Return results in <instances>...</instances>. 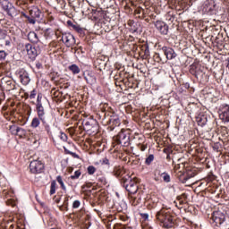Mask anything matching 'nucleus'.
Listing matches in <instances>:
<instances>
[{
  "mask_svg": "<svg viewBox=\"0 0 229 229\" xmlns=\"http://www.w3.org/2000/svg\"><path fill=\"white\" fill-rule=\"evenodd\" d=\"M36 110L38 117H39L41 124L43 128H45V131H47V135H51V124H53V116L50 114H46V110L44 109V106L42 104L36 105Z\"/></svg>",
  "mask_w": 229,
  "mask_h": 229,
  "instance_id": "1",
  "label": "nucleus"
},
{
  "mask_svg": "<svg viewBox=\"0 0 229 229\" xmlns=\"http://www.w3.org/2000/svg\"><path fill=\"white\" fill-rule=\"evenodd\" d=\"M121 183L124 189H126L129 195H135L139 191V184L137 183V180L131 178V176L126 174L123 176L121 179Z\"/></svg>",
  "mask_w": 229,
  "mask_h": 229,
  "instance_id": "2",
  "label": "nucleus"
},
{
  "mask_svg": "<svg viewBox=\"0 0 229 229\" xmlns=\"http://www.w3.org/2000/svg\"><path fill=\"white\" fill-rule=\"evenodd\" d=\"M131 133L130 130L122 129L116 136L113 139L116 144L123 146V148H128L131 144Z\"/></svg>",
  "mask_w": 229,
  "mask_h": 229,
  "instance_id": "3",
  "label": "nucleus"
},
{
  "mask_svg": "<svg viewBox=\"0 0 229 229\" xmlns=\"http://www.w3.org/2000/svg\"><path fill=\"white\" fill-rule=\"evenodd\" d=\"M226 221V215L222 211H214L211 215V225L215 226H223Z\"/></svg>",
  "mask_w": 229,
  "mask_h": 229,
  "instance_id": "4",
  "label": "nucleus"
},
{
  "mask_svg": "<svg viewBox=\"0 0 229 229\" xmlns=\"http://www.w3.org/2000/svg\"><path fill=\"white\" fill-rule=\"evenodd\" d=\"M0 5L2 6L3 10L6 12L9 17H16L17 16V9L13 6L12 3L8 0H0Z\"/></svg>",
  "mask_w": 229,
  "mask_h": 229,
  "instance_id": "5",
  "label": "nucleus"
},
{
  "mask_svg": "<svg viewBox=\"0 0 229 229\" xmlns=\"http://www.w3.org/2000/svg\"><path fill=\"white\" fill-rule=\"evenodd\" d=\"M82 124H84L85 130H87V131H90L92 130H99V123H98V120L94 119L92 116L83 120Z\"/></svg>",
  "mask_w": 229,
  "mask_h": 229,
  "instance_id": "6",
  "label": "nucleus"
},
{
  "mask_svg": "<svg viewBox=\"0 0 229 229\" xmlns=\"http://www.w3.org/2000/svg\"><path fill=\"white\" fill-rule=\"evenodd\" d=\"M30 171L32 174H40V173H44V165L42 161H31L30 164Z\"/></svg>",
  "mask_w": 229,
  "mask_h": 229,
  "instance_id": "7",
  "label": "nucleus"
},
{
  "mask_svg": "<svg viewBox=\"0 0 229 229\" xmlns=\"http://www.w3.org/2000/svg\"><path fill=\"white\" fill-rule=\"evenodd\" d=\"M62 42L66 47H74L76 46V38L69 32H64L62 36Z\"/></svg>",
  "mask_w": 229,
  "mask_h": 229,
  "instance_id": "8",
  "label": "nucleus"
},
{
  "mask_svg": "<svg viewBox=\"0 0 229 229\" xmlns=\"http://www.w3.org/2000/svg\"><path fill=\"white\" fill-rule=\"evenodd\" d=\"M194 176H196V173L191 170H188L186 173L179 172L177 174V178L181 183H188L191 178H194Z\"/></svg>",
  "mask_w": 229,
  "mask_h": 229,
  "instance_id": "9",
  "label": "nucleus"
},
{
  "mask_svg": "<svg viewBox=\"0 0 229 229\" xmlns=\"http://www.w3.org/2000/svg\"><path fill=\"white\" fill-rule=\"evenodd\" d=\"M155 28L161 35H167L169 33V25L163 21H157L154 22Z\"/></svg>",
  "mask_w": 229,
  "mask_h": 229,
  "instance_id": "10",
  "label": "nucleus"
},
{
  "mask_svg": "<svg viewBox=\"0 0 229 229\" xmlns=\"http://www.w3.org/2000/svg\"><path fill=\"white\" fill-rule=\"evenodd\" d=\"M106 124L109 125V128L114 130L115 127L121 126V119L117 114H110L109 119L106 122Z\"/></svg>",
  "mask_w": 229,
  "mask_h": 229,
  "instance_id": "11",
  "label": "nucleus"
},
{
  "mask_svg": "<svg viewBox=\"0 0 229 229\" xmlns=\"http://www.w3.org/2000/svg\"><path fill=\"white\" fill-rule=\"evenodd\" d=\"M160 51L164 53L165 56H166L167 60H174L176 56H178V54L173 49L172 47H163Z\"/></svg>",
  "mask_w": 229,
  "mask_h": 229,
  "instance_id": "12",
  "label": "nucleus"
},
{
  "mask_svg": "<svg viewBox=\"0 0 229 229\" xmlns=\"http://www.w3.org/2000/svg\"><path fill=\"white\" fill-rule=\"evenodd\" d=\"M83 78L89 85H96V81H97L96 74L92 71L86 70L83 72Z\"/></svg>",
  "mask_w": 229,
  "mask_h": 229,
  "instance_id": "13",
  "label": "nucleus"
},
{
  "mask_svg": "<svg viewBox=\"0 0 229 229\" xmlns=\"http://www.w3.org/2000/svg\"><path fill=\"white\" fill-rule=\"evenodd\" d=\"M25 49L27 51V55L30 60H35L37 56H38V50L37 47H33L31 44H27L25 47Z\"/></svg>",
  "mask_w": 229,
  "mask_h": 229,
  "instance_id": "14",
  "label": "nucleus"
},
{
  "mask_svg": "<svg viewBox=\"0 0 229 229\" xmlns=\"http://www.w3.org/2000/svg\"><path fill=\"white\" fill-rule=\"evenodd\" d=\"M171 216V213L167 212L165 209H160L159 211L157 212L156 214V219L158 221L159 225L163 224L165 219L168 218V216Z\"/></svg>",
  "mask_w": 229,
  "mask_h": 229,
  "instance_id": "15",
  "label": "nucleus"
},
{
  "mask_svg": "<svg viewBox=\"0 0 229 229\" xmlns=\"http://www.w3.org/2000/svg\"><path fill=\"white\" fill-rule=\"evenodd\" d=\"M29 13L30 17H33V19L37 21H42V17H44V13H42L40 9L37 6L31 7V9L29 10Z\"/></svg>",
  "mask_w": 229,
  "mask_h": 229,
  "instance_id": "16",
  "label": "nucleus"
},
{
  "mask_svg": "<svg viewBox=\"0 0 229 229\" xmlns=\"http://www.w3.org/2000/svg\"><path fill=\"white\" fill-rule=\"evenodd\" d=\"M174 219L173 218V215H170L164 222L160 225L161 228L164 229H174Z\"/></svg>",
  "mask_w": 229,
  "mask_h": 229,
  "instance_id": "17",
  "label": "nucleus"
},
{
  "mask_svg": "<svg viewBox=\"0 0 229 229\" xmlns=\"http://www.w3.org/2000/svg\"><path fill=\"white\" fill-rule=\"evenodd\" d=\"M19 78L22 85H28V83L31 81V79H30V73H28L26 70H21L19 72Z\"/></svg>",
  "mask_w": 229,
  "mask_h": 229,
  "instance_id": "18",
  "label": "nucleus"
},
{
  "mask_svg": "<svg viewBox=\"0 0 229 229\" xmlns=\"http://www.w3.org/2000/svg\"><path fill=\"white\" fill-rule=\"evenodd\" d=\"M220 119L224 121V123H229V106L225 105L224 107H222L220 114H219Z\"/></svg>",
  "mask_w": 229,
  "mask_h": 229,
  "instance_id": "19",
  "label": "nucleus"
},
{
  "mask_svg": "<svg viewBox=\"0 0 229 229\" xmlns=\"http://www.w3.org/2000/svg\"><path fill=\"white\" fill-rule=\"evenodd\" d=\"M68 26H71L72 28H73V30H75L77 31V33H79V35H81V37H85V30H83V28H81L80 25H78V23H72L71 21H67Z\"/></svg>",
  "mask_w": 229,
  "mask_h": 229,
  "instance_id": "20",
  "label": "nucleus"
},
{
  "mask_svg": "<svg viewBox=\"0 0 229 229\" xmlns=\"http://www.w3.org/2000/svg\"><path fill=\"white\" fill-rule=\"evenodd\" d=\"M28 40L32 42V44H38L40 42V39H38V35H37L35 31L29 32Z\"/></svg>",
  "mask_w": 229,
  "mask_h": 229,
  "instance_id": "21",
  "label": "nucleus"
},
{
  "mask_svg": "<svg viewBox=\"0 0 229 229\" xmlns=\"http://www.w3.org/2000/svg\"><path fill=\"white\" fill-rule=\"evenodd\" d=\"M192 71H194L193 76H195L196 78H198V76L203 74V72L201 71V66H199V65L192 64L191 65V72H192Z\"/></svg>",
  "mask_w": 229,
  "mask_h": 229,
  "instance_id": "22",
  "label": "nucleus"
},
{
  "mask_svg": "<svg viewBox=\"0 0 229 229\" xmlns=\"http://www.w3.org/2000/svg\"><path fill=\"white\" fill-rule=\"evenodd\" d=\"M129 199H130V203H131L133 207H137V205H140L142 201V200H140V199L134 195H129Z\"/></svg>",
  "mask_w": 229,
  "mask_h": 229,
  "instance_id": "23",
  "label": "nucleus"
},
{
  "mask_svg": "<svg viewBox=\"0 0 229 229\" xmlns=\"http://www.w3.org/2000/svg\"><path fill=\"white\" fill-rule=\"evenodd\" d=\"M158 175L163 179V182L165 183H169L171 182V175L169 174L163 172V173H158Z\"/></svg>",
  "mask_w": 229,
  "mask_h": 229,
  "instance_id": "24",
  "label": "nucleus"
},
{
  "mask_svg": "<svg viewBox=\"0 0 229 229\" xmlns=\"http://www.w3.org/2000/svg\"><path fill=\"white\" fill-rule=\"evenodd\" d=\"M5 89L6 90H8L10 92V90H15V89H17V86L15 85V83H13V81H12L11 80L10 81H7L5 82Z\"/></svg>",
  "mask_w": 229,
  "mask_h": 229,
  "instance_id": "25",
  "label": "nucleus"
},
{
  "mask_svg": "<svg viewBox=\"0 0 229 229\" xmlns=\"http://www.w3.org/2000/svg\"><path fill=\"white\" fill-rule=\"evenodd\" d=\"M40 118L38 116V117H34L31 121V123H30V126L31 128H38V126H40Z\"/></svg>",
  "mask_w": 229,
  "mask_h": 229,
  "instance_id": "26",
  "label": "nucleus"
},
{
  "mask_svg": "<svg viewBox=\"0 0 229 229\" xmlns=\"http://www.w3.org/2000/svg\"><path fill=\"white\" fill-rule=\"evenodd\" d=\"M197 123L199 126H205V124H207V116L201 115L197 117Z\"/></svg>",
  "mask_w": 229,
  "mask_h": 229,
  "instance_id": "27",
  "label": "nucleus"
},
{
  "mask_svg": "<svg viewBox=\"0 0 229 229\" xmlns=\"http://www.w3.org/2000/svg\"><path fill=\"white\" fill-rule=\"evenodd\" d=\"M141 51L144 53L143 58H148V56H149V45L144 44L141 47Z\"/></svg>",
  "mask_w": 229,
  "mask_h": 229,
  "instance_id": "28",
  "label": "nucleus"
},
{
  "mask_svg": "<svg viewBox=\"0 0 229 229\" xmlns=\"http://www.w3.org/2000/svg\"><path fill=\"white\" fill-rule=\"evenodd\" d=\"M69 71L72 72V74H80V66L76 64H72L68 67Z\"/></svg>",
  "mask_w": 229,
  "mask_h": 229,
  "instance_id": "29",
  "label": "nucleus"
},
{
  "mask_svg": "<svg viewBox=\"0 0 229 229\" xmlns=\"http://www.w3.org/2000/svg\"><path fill=\"white\" fill-rule=\"evenodd\" d=\"M106 115L110 117V115H117V114H115V110L112 109V107H107V110L105 113V119H106Z\"/></svg>",
  "mask_w": 229,
  "mask_h": 229,
  "instance_id": "30",
  "label": "nucleus"
},
{
  "mask_svg": "<svg viewBox=\"0 0 229 229\" xmlns=\"http://www.w3.org/2000/svg\"><path fill=\"white\" fill-rule=\"evenodd\" d=\"M56 192V181H53L50 186V196H53Z\"/></svg>",
  "mask_w": 229,
  "mask_h": 229,
  "instance_id": "31",
  "label": "nucleus"
},
{
  "mask_svg": "<svg viewBox=\"0 0 229 229\" xmlns=\"http://www.w3.org/2000/svg\"><path fill=\"white\" fill-rule=\"evenodd\" d=\"M56 181L61 185V188L63 189V191H67V188H65V184L64 183V180H62V175H58L56 177Z\"/></svg>",
  "mask_w": 229,
  "mask_h": 229,
  "instance_id": "32",
  "label": "nucleus"
},
{
  "mask_svg": "<svg viewBox=\"0 0 229 229\" xmlns=\"http://www.w3.org/2000/svg\"><path fill=\"white\" fill-rule=\"evenodd\" d=\"M8 38V34H6V30L0 29V41L6 40Z\"/></svg>",
  "mask_w": 229,
  "mask_h": 229,
  "instance_id": "33",
  "label": "nucleus"
},
{
  "mask_svg": "<svg viewBox=\"0 0 229 229\" xmlns=\"http://www.w3.org/2000/svg\"><path fill=\"white\" fill-rule=\"evenodd\" d=\"M153 160H155V156L153 154H150L147 158H146V161H145V164L147 165H151V162H153Z\"/></svg>",
  "mask_w": 229,
  "mask_h": 229,
  "instance_id": "34",
  "label": "nucleus"
},
{
  "mask_svg": "<svg viewBox=\"0 0 229 229\" xmlns=\"http://www.w3.org/2000/svg\"><path fill=\"white\" fill-rule=\"evenodd\" d=\"M80 176H81V171L77 170L74 172L73 175L70 176V178H71V180H78V178H80Z\"/></svg>",
  "mask_w": 229,
  "mask_h": 229,
  "instance_id": "35",
  "label": "nucleus"
},
{
  "mask_svg": "<svg viewBox=\"0 0 229 229\" xmlns=\"http://www.w3.org/2000/svg\"><path fill=\"white\" fill-rule=\"evenodd\" d=\"M6 56H8V54L4 50H0V62H4Z\"/></svg>",
  "mask_w": 229,
  "mask_h": 229,
  "instance_id": "36",
  "label": "nucleus"
},
{
  "mask_svg": "<svg viewBox=\"0 0 229 229\" xmlns=\"http://www.w3.org/2000/svg\"><path fill=\"white\" fill-rule=\"evenodd\" d=\"M9 131H10V132L12 133V135H18L17 126H15V125H10Z\"/></svg>",
  "mask_w": 229,
  "mask_h": 229,
  "instance_id": "37",
  "label": "nucleus"
},
{
  "mask_svg": "<svg viewBox=\"0 0 229 229\" xmlns=\"http://www.w3.org/2000/svg\"><path fill=\"white\" fill-rule=\"evenodd\" d=\"M17 131H18V135L19 137H22L23 135H26V130L21 128V127H17Z\"/></svg>",
  "mask_w": 229,
  "mask_h": 229,
  "instance_id": "38",
  "label": "nucleus"
},
{
  "mask_svg": "<svg viewBox=\"0 0 229 229\" xmlns=\"http://www.w3.org/2000/svg\"><path fill=\"white\" fill-rule=\"evenodd\" d=\"M136 197L140 199V200L142 201V198H144V191H142L141 189H139L137 191V193H136Z\"/></svg>",
  "mask_w": 229,
  "mask_h": 229,
  "instance_id": "39",
  "label": "nucleus"
},
{
  "mask_svg": "<svg viewBox=\"0 0 229 229\" xmlns=\"http://www.w3.org/2000/svg\"><path fill=\"white\" fill-rule=\"evenodd\" d=\"M94 173H96V168L94 167V165H89L88 166V174H94Z\"/></svg>",
  "mask_w": 229,
  "mask_h": 229,
  "instance_id": "40",
  "label": "nucleus"
},
{
  "mask_svg": "<svg viewBox=\"0 0 229 229\" xmlns=\"http://www.w3.org/2000/svg\"><path fill=\"white\" fill-rule=\"evenodd\" d=\"M98 182L102 184V185H106V183H108V182L106 181V177L102 176L98 178Z\"/></svg>",
  "mask_w": 229,
  "mask_h": 229,
  "instance_id": "41",
  "label": "nucleus"
},
{
  "mask_svg": "<svg viewBox=\"0 0 229 229\" xmlns=\"http://www.w3.org/2000/svg\"><path fill=\"white\" fill-rule=\"evenodd\" d=\"M100 164H102V165H110V160H108V158L105 157L102 160H100Z\"/></svg>",
  "mask_w": 229,
  "mask_h": 229,
  "instance_id": "42",
  "label": "nucleus"
},
{
  "mask_svg": "<svg viewBox=\"0 0 229 229\" xmlns=\"http://www.w3.org/2000/svg\"><path fill=\"white\" fill-rule=\"evenodd\" d=\"M80 205H81V202H80V200H74L72 203V208H80Z\"/></svg>",
  "mask_w": 229,
  "mask_h": 229,
  "instance_id": "43",
  "label": "nucleus"
},
{
  "mask_svg": "<svg viewBox=\"0 0 229 229\" xmlns=\"http://www.w3.org/2000/svg\"><path fill=\"white\" fill-rule=\"evenodd\" d=\"M140 216L144 219V221H148V219H149V215L148 213H140Z\"/></svg>",
  "mask_w": 229,
  "mask_h": 229,
  "instance_id": "44",
  "label": "nucleus"
},
{
  "mask_svg": "<svg viewBox=\"0 0 229 229\" xmlns=\"http://www.w3.org/2000/svg\"><path fill=\"white\" fill-rule=\"evenodd\" d=\"M36 105H42V93L38 94L37 104Z\"/></svg>",
  "mask_w": 229,
  "mask_h": 229,
  "instance_id": "45",
  "label": "nucleus"
},
{
  "mask_svg": "<svg viewBox=\"0 0 229 229\" xmlns=\"http://www.w3.org/2000/svg\"><path fill=\"white\" fill-rule=\"evenodd\" d=\"M60 139L61 140H63V142H67V134H65L64 132H61Z\"/></svg>",
  "mask_w": 229,
  "mask_h": 229,
  "instance_id": "46",
  "label": "nucleus"
},
{
  "mask_svg": "<svg viewBox=\"0 0 229 229\" xmlns=\"http://www.w3.org/2000/svg\"><path fill=\"white\" fill-rule=\"evenodd\" d=\"M27 21L30 22V24H35L36 22H37V19H35V18H33L32 16H29L28 18H27Z\"/></svg>",
  "mask_w": 229,
  "mask_h": 229,
  "instance_id": "47",
  "label": "nucleus"
},
{
  "mask_svg": "<svg viewBox=\"0 0 229 229\" xmlns=\"http://www.w3.org/2000/svg\"><path fill=\"white\" fill-rule=\"evenodd\" d=\"M36 97H37V89H33V90L30 92V99H35Z\"/></svg>",
  "mask_w": 229,
  "mask_h": 229,
  "instance_id": "48",
  "label": "nucleus"
},
{
  "mask_svg": "<svg viewBox=\"0 0 229 229\" xmlns=\"http://www.w3.org/2000/svg\"><path fill=\"white\" fill-rule=\"evenodd\" d=\"M114 176H123V171H121V169H114Z\"/></svg>",
  "mask_w": 229,
  "mask_h": 229,
  "instance_id": "49",
  "label": "nucleus"
},
{
  "mask_svg": "<svg viewBox=\"0 0 229 229\" xmlns=\"http://www.w3.org/2000/svg\"><path fill=\"white\" fill-rule=\"evenodd\" d=\"M122 83H124V79H121L120 81H115L116 87H123Z\"/></svg>",
  "mask_w": 229,
  "mask_h": 229,
  "instance_id": "50",
  "label": "nucleus"
},
{
  "mask_svg": "<svg viewBox=\"0 0 229 229\" xmlns=\"http://www.w3.org/2000/svg\"><path fill=\"white\" fill-rule=\"evenodd\" d=\"M121 76H122V73H121V72L116 73V74L114 75V80H115V81H121V80H122V79H121Z\"/></svg>",
  "mask_w": 229,
  "mask_h": 229,
  "instance_id": "51",
  "label": "nucleus"
},
{
  "mask_svg": "<svg viewBox=\"0 0 229 229\" xmlns=\"http://www.w3.org/2000/svg\"><path fill=\"white\" fill-rule=\"evenodd\" d=\"M36 69H38V71H40V69H44V66L41 64L40 62H38L36 64Z\"/></svg>",
  "mask_w": 229,
  "mask_h": 229,
  "instance_id": "52",
  "label": "nucleus"
},
{
  "mask_svg": "<svg viewBox=\"0 0 229 229\" xmlns=\"http://www.w3.org/2000/svg\"><path fill=\"white\" fill-rule=\"evenodd\" d=\"M177 199H187V194L182 193L181 196L177 197Z\"/></svg>",
  "mask_w": 229,
  "mask_h": 229,
  "instance_id": "53",
  "label": "nucleus"
},
{
  "mask_svg": "<svg viewBox=\"0 0 229 229\" xmlns=\"http://www.w3.org/2000/svg\"><path fill=\"white\" fill-rule=\"evenodd\" d=\"M65 151H66V153H67L68 155H72V157H78L76 153H73V152L69 151V150H67V149H65Z\"/></svg>",
  "mask_w": 229,
  "mask_h": 229,
  "instance_id": "54",
  "label": "nucleus"
},
{
  "mask_svg": "<svg viewBox=\"0 0 229 229\" xmlns=\"http://www.w3.org/2000/svg\"><path fill=\"white\" fill-rule=\"evenodd\" d=\"M214 151H219V144H215V146L213 147Z\"/></svg>",
  "mask_w": 229,
  "mask_h": 229,
  "instance_id": "55",
  "label": "nucleus"
},
{
  "mask_svg": "<svg viewBox=\"0 0 229 229\" xmlns=\"http://www.w3.org/2000/svg\"><path fill=\"white\" fill-rule=\"evenodd\" d=\"M64 203H65V205H66V207H65L66 210H69V208H67L68 205H69V198H66V199H65Z\"/></svg>",
  "mask_w": 229,
  "mask_h": 229,
  "instance_id": "56",
  "label": "nucleus"
},
{
  "mask_svg": "<svg viewBox=\"0 0 229 229\" xmlns=\"http://www.w3.org/2000/svg\"><path fill=\"white\" fill-rule=\"evenodd\" d=\"M21 15H22V17H25V19H28L30 17L24 12H21Z\"/></svg>",
  "mask_w": 229,
  "mask_h": 229,
  "instance_id": "57",
  "label": "nucleus"
},
{
  "mask_svg": "<svg viewBox=\"0 0 229 229\" xmlns=\"http://www.w3.org/2000/svg\"><path fill=\"white\" fill-rule=\"evenodd\" d=\"M11 42L10 39H5V46H10Z\"/></svg>",
  "mask_w": 229,
  "mask_h": 229,
  "instance_id": "58",
  "label": "nucleus"
},
{
  "mask_svg": "<svg viewBox=\"0 0 229 229\" xmlns=\"http://www.w3.org/2000/svg\"><path fill=\"white\" fill-rule=\"evenodd\" d=\"M185 87H186V89H189V84L186 83V84H185Z\"/></svg>",
  "mask_w": 229,
  "mask_h": 229,
  "instance_id": "59",
  "label": "nucleus"
},
{
  "mask_svg": "<svg viewBox=\"0 0 229 229\" xmlns=\"http://www.w3.org/2000/svg\"><path fill=\"white\" fill-rule=\"evenodd\" d=\"M141 12H142L141 10H139V11L137 12V13L140 14Z\"/></svg>",
  "mask_w": 229,
  "mask_h": 229,
  "instance_id": "60",
  "label": "nucleus"
},
{
  "mask_svg": "<svg viewBox=\"0 0 229 229\" xmlns=\"http://www.w3.org/2000/svg\"><path fill=\"white\" fill-rule=\"evenodd\" d=\"M166 158L169 159V158H171V157L169 155H167Z\"/></svg>",
  "mask_w": 229,
  "mask_h": 229,
  "instance_id": "61",
  "label": "nucleus"
},
{
  "mask_svg": "<svg viewBox=\"0 0 229 229\" xmlns=\"http://www.w3.org/2000/svg\"><path fill=\"white\" fill-rule=\"evenodd\" d=\"M208 11H209V12H212V7H209Z\"/></svg>",
  "mask_w": 229,
  "mask_h": 229,
  "instance_id": "62",
  "label": "nucleus"
},
{
  "mask_svg": "<svg viewBox=\"0 0 229 229\" xmlns=\"http://www.w3.org/2000/svg\"><path fill=\"white\" fill-rule=\"evenodd\" d=\"M47 31H49V29H46V33H47Z\"/></svg>",
  "mask_w": 229,
  "mask_h": 229,
  "instance_id": "63",
  "label": "nucleus"
},
{
  "mask_svg": "<svg viewBox=\"0 0 229 229\" xmlns=\"http://www.w3.org/2000/svg\"><path fill=\"white\" fill-rule=\"evenodd\" d=\"M155 180H156V182H158V179L157 177L155 178Z\"/></svg>",
  "mask_w": 229,
  "mask_h": 229,
  "instance_id": "64",
  "label": "nucleus"
}]
</instances>
